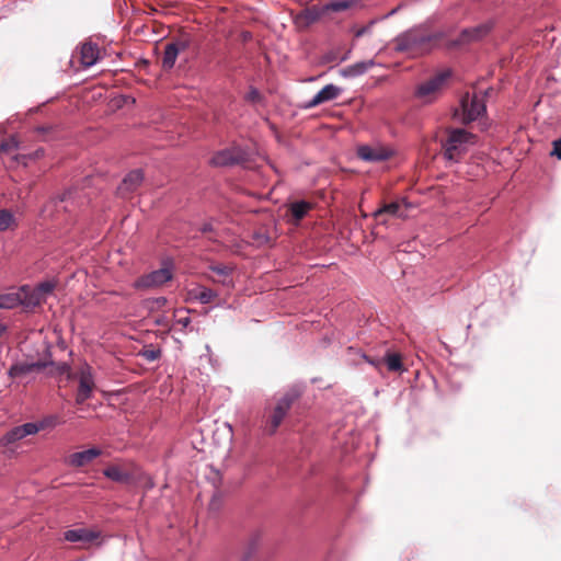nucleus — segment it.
I'll return each instance as SVG.
<instances>
[{
    "instance_id": "obj_1",
    "label": "nucleus",
    "mask_w": 561,
    "mask_h": 561,
    "mask_svg": "<svg viewBox=\"0 0 561 561\" xmlns=\"http://www.w3.org/2000/svg\"><path fill=\"white\" fill-rule=\"evenodd\" d=\"M443 37V33H428L422 26L412 27L394 39V49L400 53L425 54L432 48V42Z\"/></svg>"
},
{
    "instance_id": "obj_2",
    "label": "nucleus",
    "mask_w": 561,
    "mask_h": 561,
    "mask_svg": "<svg viewBox=\"0 0 561 561\" xmlns=\"http://www.w3.org/2000/svg\"><path fill=\"white\" fill-rule=\"evenodd\" d=\"M50 424H53L51 417H48L39 422H28L14 426L0 437V448L4 453L14 454L19 448V443L23 438L37 434Z\"/></svg>"
},
{
    "instance_id": "obj_3",
    "label": "nucleus",
    "mask_w": 561,
    "mask_h": 561,
    "mask_svg": "<svg viewBox=\"0 0 561 561\" xmlns=\"http://www.w3.org/2000/svg\"><path fill=\"white\" fill-rule=\"evenodd\" d=\"M476 142V136L462 128L451 129L448 133L446 141L443 144L445 149L444 157L457 162L463 153L467 152L469 146Z\"/></svg>"
},
{
    "instance_id": "obj_4",
    "label": "nucleus",
    "mask_w": 561,
    "mask_h": 561,
    "mask_svg": "<svg viewBox=\"0 0 561 561\" xmlns=\"http://www.w3.org/2000/svg\"><path fill=\"white\" fill-rule=\"evenodd\" d=\"M48 366H54L50 359H16L8 369V376L12 379L31 381L43 373Z\"/></svg>"
},
{
    "instance_id": "obj_5",
    "label": "nucleus",
    "mask_w": 561,
    "mask_h": 561,
    "mask_svg": "<svg viewBox=\"0 0 561 561\" xmlns=\"http://www.w3.org/2000/svg\"><path fill=\"white\" fill-rule=\"evenodd\" d=\"M301 396V391L297 387H293L287 390L276 402V405L273 408L272 413L267 420L265 431L273 435L278 426L282 424L283 420L287 415L290 410L293 403Z\"/></svg>"
},
{
    "instance_id": "obj_6",
    "label": "nucleus",
    "mask_w": 561,
    "mask_h": 561,
    "mask_svg": "<svg viewBox=\"0 0 561 561\" xmlns=\"http://www.w3.org/2000/svg\"><path fill=\"white\" fill-rule=\"evenodd\" d=\"M450 77L449 70H443L425 82L417 85L415 96L424 104H430L437 100L440 90L447 79Z\"/></svg>"
},
{
    "instance_id": "obj_7",
    "label": "nucleus",
    "mask_w": 561,
    "mask_h": 561,
    "mask_svg": "<svg viewBox=\"0 0 561 561\" xmlns=\"http://www.w3.org/2000/svg\"><path fill=\"white\" fill-rule=\"evenodd\" d=\"M461 113H455V116L459 118L461 123L468 124L478 119L486 111L485 102L483 96L479 94L470 95L467 93L460 101Z\"/></svg>"
},
{
    "instance_id": "obj_8",
    "label": "nucleus",
    "mask_w": 561,
    "mask_h": 561,
    "mask_svg": "<svg viewBox=\"0 0 561 561\" xmlns=\"http://www.w3.org/2000/svg\"><path fill=\"white\" fill-rule=\"evenodd\" d=\"M173 277L172 264L170 262L164 263V265L156 271H152L138 279L135 280L134 287L136 289H146L161 286Z\"/></svg>"
},
{
    "instance_id": "obj_9",
    "label": "nucleus",
    "mask_w": 561,
    "mask_h": 561,
    "mask_svg": "<svg viewBox=\"0 0 561 561\" xmlns=\"http://www.w3.org/2000/svg\"><path fill=\"white\" fill-rule=\"evenodd\" d=\"M490 31V27L485 24L478 25L470 28H463L460 35L456 39L448 41L446 43L447 48H459L461 46L468 45L472 42L481 39L485 36Z\"/></svg>"
},
{
    "instance_id": "obj_10",
    "label": "nucleus",
    "mask_w": 561,
    "mask_h": 561,
    "mask_svg": "<svg viewBox=\"0 0 561 561\" xmlns=\"http://www.w3.org/2000/svg\"><path fill=\"white\" fill-rule=\"evenodd\" d=\"M78 379H79V388L76 401L77 403H83L85 400H88L91 394L94 387V378L92 374V368L84 364L81 366L79 373H78Z\"/></svg>"
},
{
    "instance_id": "obj_11",
    "label": "nucleus",
    "mask_w": 561,
    "mask_h": 561,
    "mask_svg": "<svg viewBox=\"0 0 561 561\" xmlns=\"http://www.w3.org/2000/svg\"><path fill=\"white\" fill-rule=\"evenodd\" d=\"M357 156L366 162H380L388 160L392 156V151L382 146H359Z\"/></svg>"
},
{
    "instance_id": "obj_12",
    "label": "nucleus",
    "mask_w": 561,
    "mask_h": 561,
    "mask_svg": "<svg viewBox=\"0 0 561 561\" xmlns=\"http://www.w3.org/2000/svg\"><path fill=\"white\" fill-rule=\"evenodd\" d=\"M102 455V450L98 447H92L87 450L77 451L66 458V463L73 468H81L91 463L95 458Z\"/></svg>"
},
{
    "instance_id": "obj_13",
    "label": "nucleus",
    "mask_w": 561,
    "mask_h": 561,
    "mask_svg": "<svg viewBox=\"0 0 561 561\" xmlns=\"http://www.w3.org/2000/svg\"><path fill=\"white\" fill-rule=\"evenodd\" d=\"M100 536L101 533L99 530L90 528L69 529L64 533L65 540L69 542H80L83 545L92 543L98 540Z\"/></svg>"
},
{
    "instance_id": "obj_14",
    "label": "nucleus",
    "mask_w": 561,
    "mask_h": 561,
    "mask_svg": "<svg viewBox=\"0 0 561 561\" xmlns=\"http://www.w3.org/2000/svg\"><path fill=\"white\" fill-rule=\"evenodd\" d=\"M342 93V89L332 83L324 85L311 100H309L304 108H312L322 103L336 99Z\"/></svg>"
},
{
    "instance_id": "obj_15",
    "label": "nucleus",
    "mask_w": 561,
    "mask_h": 561,
    "mask_svg": "<svg viewBox=\"0 0 561 561\" xmlns=\"http://www.w3.org/2000/svg\"><path fill=\"white\" fill-rule=\"evenodd\" d=\"M327 13L323 5H312L304 9L296 16V24L300 26H309L318 22Z\"/></svg>"
},
{
    "instance_id": "obj_16",
    "label": "nucleus",
    "mask_w": 561,
    "mask_h": 561,
    "mask_svg": "<svg viewBox=\"0 0 561 561\" xmlns=\"http://www.w3.org/2000/svg\"><path fill=\"white\" fill-rule=\"evenodd\" d=\"M187 47V43L183 41L172 42L165 45L163 57H162V67L165 70H170L174 67L176 58L179 54L185 50Z\"/></svg>"
},
{
    "instance_id": "obj_17",
    "label": "nucleus",
    "mask_w": 561,
    "mask_h": 561,
    "mask_svg": "<svg viewBox=\"0 0 561 561\" xmlns=\"http://www.w3.org/2000/svg\"><path fill=\"white\" fill-rule=\"evenodd\" d=\"M101 58L98 44L92 42L83 43L80 47V62L84 68L94 66Z\"/></svg>"
},
{
    "instance_id": "obj_18",
    "label": "nucleus",
    "mask_w": 561,
    "mask_h": 561,
    "mask_svg": "<svg viewBox=\"0 0 561 561\" xmlns=\"http://www.w3.org/2000/svg\"><path fill=\"white\" fill-rule=\"evenodd\" d=\"M144 181V173L141 170L130 171L118 186V193L126 196L136 191Z\"/></svg>"
},
{
    "instance_id": "obj_19",
    "label": "nucleus",
    "mask_w": 561,
    "mask_h": 561,
    "mask_svg": "<svg viewBox=\"0 0 561 561\" xmlns=\"http://www.w3.org/2000/svg\"><path fill=\"white\" fill-rule=\"evenodd\" d=\"M375 66V60H363L346 66L341 70V76L344 78H355L366 73L370 68Z\"/></svg>"
},
{
    "instance_id": "obj_20",
    "label": "nucleus",
    "mask_w": 561,
    "mask_h": 561,
    "mask_svg": "<svg viewBox=\"0 0 561 561\" xmlns=\"http://www.w3.org/2000/svg\"><path fill=\"white\" fill-rule=\"evenodd\" d=\"M210 162L216 167L233 165L240 162V157L233 150L225 149L217 152Z\"/></svg>"
},
{
    "instance_id": "obj_21",
    "label": "nucleus",
    "mask_w": 561,
    "mask_h": 561,
    "mask_svg": "<svg viewBox=\"0 0 561 561\" xmlns=\"http://www.w3.org/2000/svg\"><path fill=\"white\" fill-rule=\"evenodd\" d=\"M103 474L110 480L127 484L131 481V473L123 470L119 466H110L103 470Z\"/></svg>"
},
{
    "instance_id": "obj_22",
    "label": "nucleus",
    "mask_w": 561,
    "mask_h": 561,
    "mask_svg": "<svg viewBox=\"0 0 561 561\" xmlns=\"http://www.w3.org/2000/svg\"><path fill=\"white\" fill-rule=\"evenodd\" d=\"M190 296L193 299L198 300L201 304L206 305L211 302L218 294L208 287L197 285L190 290Z\"/></svg>"
},
{
    "instance_id": "obj_23",
    "label": "nucleus",
    "mask_w": 561,
    "mask_h": 561,
    "mask_svg": "<svg viewBox=\"0 0 561 561\" xmlns=\"http://www.w3.org/2000/svg\"><path fill=\"white\" fill-rule=\"evenodd\" d=\"M23 302V298L19 293H10L0 295V309H13Z\"/></svg>"
},
{
    "instance_id": "obj_24",
    "label": "nucleus",
    "mask_w": 561,
    "mask_h": 561,
    "mask_svg": "<svg viewBox=\"0 0 561 561\" xmlns=\"http://www.w3.org/2000/svg\"><path fill=\"white\" fill-rule=\"evenodd\" d=\"M311 209V204L305 201L294 202L289 206V210L295 220H301Z\"/></svg>"
},
{
    "instance_id": "obj_25",
    "label": "nucleus",
    "mask_w": 561,
    "mask_h": 561,
    "mask_svg": "<svg viewBox=\"0 0 561 561\" xmlns=\"http://www.w3.org/2000/svg\"><path fill=\"white\" fill-rule=\"evenodd\" d=\"M356 2L357 0H332L324 4V9L327 12H343L352 8Z\"/></svg>"
},
{
    "instance_id": "obj_26",
    "label": "nucleus",
    "mask_w": 561,
    "mask_h": 561,
    "mask_svg": "<svg viewBox=\"0 0 561 561\" xmlns=\"http://www.w3.org/2000/svg\"><path fill=\"white\" fill-rule=\"evenodd\" d=\"M16 226V219L9 209H0V232Z\"/></svg>"
},
{
    "instance_id": "obj_27",
    "label": "nucleus",
    "mask_w": 561,
    "mask_h": 561,
    "mask_svg": "<svg viewBox=\"0 0 561 561\" xmlns=\"http://www.w3.org/2000/svg\"><path fill=\"white\" fill-rule=\"evenodd\" d=\"M383 362L390 371H400L403 369L401 356L397 353L387 354Z\"/></svg>"
},
{
    "instance_id": "obj_28",
    "label": "nucleus",
    "mask_w": 561,
    "mask_h": 561,
    "mask_svg": "<svg viewBox=\"0 0 561 561\" xmlns=\"http://www.w3.org/2000/svg\"><path fill=\"white\" fill-rule=\"evenodd\" d=\"M400 208H401V206L397 202H393V203H390V204H385L382 207L378 208L374 213V216L378 217V216H380L382 214H389V215H392V216L402 217L403 215L400 213Z\"/></svg>"
},
{
    "instance_id": "obj_29",
    "label": "nucleus",
    "mask_w": 561,
    "mask_h": 561,
    "mask_svg": "<svg viewBox=\"0 0 561 561\" xmlns=\"http://www.w3.org/2000/svg\"><path fill=\"white\" fill-rule=\"evenodd\" d=\"M19 148V141L15 137H10L3 140L0 145V152L3 153H12L15 152Z\"/></svg>"
},
{
    "instance_id": "obj_30",
    "label": "nucleus",
    "mask_w": 561,
    "mask_h": 561,
    "mask_svg": "<svg viewBox=\"0 0 561 561\" xmlns=\"http://www.w3.org/2000/svg\"><path fill=\"white\" fill-rule=\"evenodd\" d=\"M138 355L148 362H154L161 357V350L158 347L144 348Z\"/></svg>"
},
{
    "instance_id": "obj_31",
    "label": "nucleus",
    "mask_w": 561,
    "mask_h": 561,
    "mask_svg": "<svg viewBox=\"0 0 561 561\" xmlns=\"http://www.w3.org/2000/svg\"><path fill=\"white\" fill-rule=\"evenodd\" d=\"M55 288V284L53 282H43L37 285V287L34 289L36 293L39 294V296L45 299V297L53 293Z\"/></svg>"
},
{
    "instance_id": "obj_32",
    "label": "nucleus",
    "mask_w": 561,
    "mask_h": 561,
    "mask_svg": "<svg viewBox=\"0 0 561 561\" xmlns=\"http://www.w3.org/2000/svg\"><path fill=\"white\" fill-rule=\"evenodd\" d=\"M23 298V305H26V306H38L42 304V301L44 300L38 293H36L35 290H33L28 296H24L22 297Z\"/></svg>"
},
{
    "instance_id": "obj_33",
    "label": "nucleus",
    "mask_w": 561,
    "mask_h": 561,
    "mask_svg": "<svg viewBox=\"0 0 561 561\" xmlns=\"http://www.w3.org/2000/svg\"><path fill=\"white\" fill-rule=\"evenodd\" d=\"M244 99L251 103H259L262 100V95L256 88L251 87Z\"/></svg>"
},
{
    "instance_id": "obj_34",
    "label": "nucleus",
    "mask_w": 561,
    "mask_h": 561,
    "mask_svg": "<svg viewBox=\"0 0 561 561\" xmlns=\"http://www.w3.org/2000/svg\"><path fill=\"white\" fill-rule=\"evenodd\" d=\"M210 270L221 276H228L232 272L230 266L224 264L213 265L210 266Z\"/></svg>"
},
{
    "instance_id": "obj_35",
    "label": "nucleus",
    "mask_w": 561,
    "mask_h": 561,
    "mask_svg": "<svg viewBox=\"0 0 561 561\" xmlns=\"http://www.w3.org/2000/svg\"><path fill=\"white\" fill-rule=\"evenodd\" d=\"M51 368V370L49 371V374H53V368L56 370L57 374L59 375H62V374H66V373H69L70 370V367L68 364H58L56 365L54 363V366H49Z\"/></svg>"
},
{
    "instance_id": "obj_36",
    "label": "nucleus",
    "mask_w": 561,
    "mask_h": 561,
    "mask_svg": "<svg viewBox=\"0 0 561 561\" xmlns=\"http://www.w3.org/2000/svg\"><path fill=\"white\" fill-rule=\"evenodd\" d=\"M553 149L551 151V156L557 157L559 160H561V139H557L552 142Z\"/></svg>"
},
{
    "instance_id": "obj_37",
    "label": "nucleus",
    "mask_w": 561,
    "mask_h": 561,
    "mask_svg": "<svg viewBox=\"0 0 561 561\" xmlns=\"http://www.w3.org/2000/svg\"><path fill=\"white\" fill-rule=\"evenodd\" d=\"M363 358H364V359H365L369 365H371V366H374V367H377V368L380 366V364H381V362H382V360H380V359H373V358H370L369 356H367L366 354H363Z\"/></svg>"
},
{
    "instance_id": "obj_38",
    "label": "nucleus",
    "mask_w": 561,
    "mask_h": 561,
    "mask_svg": "<svg viewBox=\"0 0 561 561\" xmlns=\"http://www.w3.org/2000/svg\"><path fill=\"white\" fill-rule=\"evenodd\" d=\"M178 323L180 325H182L183 328H187L191 323V318L190 317H183V318H179L178 319Z\"/></svg>"
},
{
    "instance_id": "obj_39",
    "label": "nucleus",
    "mask_w": 561,
    "mask_h": 561,
    "mask_svg": "<svg viewBox=\"0 0 561 561\" xmlns=\"http://www.w3.org/2000/svg\"><path fill=\"white\" fill-rule=\"evenodd\" d=\"M370 30V26H364V27H360L358 28L356 32H355V36L356 37H362L363 35H365L366 33H368Z\"/></svg>"
},
{
    "instance_id": "obj_40",
    "label": "nucleus",
    "mask_w": 561,
    "mask_h": 561,
    "mask_svg": "<svg viewBox=\"0 0 561 561\" xmlns=\"http://www.w3.org/2000/svg\"><path fill=\"white\" fill-rule=\"evenodd\" d=\"M153 302L158 306V307H162L167 304V299L164 297H158L153 300Z\"/></svg>"
},
{
    "instance_id": "obj_41",
    "label": "nucleus",
    "mask_w": 561,
    "mask_h": 561,
    "mask_svg": "<svg viewBox=\"0 0 561 561\" xmlns=\"http://www.w3.org/2000/svg\"><path fill=\"white\" fill-rule=\"evenodd\" d=\"M8 327L3 323H0V337L7 332Z\"/></svg>"
},
{
    "instance_id": "obj_42",
    "label": "nucleus",
    "mask_w": 561,
    "mask_h": 561,
    "mask_svg": "<svg viewBox=\"0 0 561 561\" xmlns=\"http://www.w3.org/2000/svg\"><path fill=\"white\" fill-rule=\"evenodd\" d=\"M211 230V227L209 225H205L202 229V231L206 232V231H210Z\"/></svg>"
},
{
    "instance_id": "obj_43",
    "label": "nucleus",
    "mask_w": 561,
    "mask_h": 561,
    "mask_svg": "<svg viewBox=\"0 0 561 561\" xmlns=\"http://www.w3.org/2000/svg\"><path fill=\"white\" fill-rule=\"evenodd\" d=\"M397 12V9L391 10L390 14H393Z\"/></svg>"
}]
</instances>
